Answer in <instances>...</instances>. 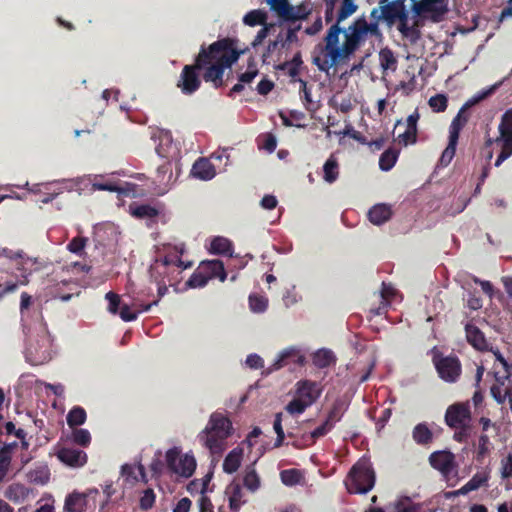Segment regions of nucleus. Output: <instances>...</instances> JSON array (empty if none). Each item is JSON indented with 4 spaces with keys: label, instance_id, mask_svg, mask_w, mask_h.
Listing matches in <instances>:
<instances>
[{
    "label": "nucleus",
    "instance_id": "1",
    "mask_svg": "<svg viewBox=\"0 0 512 512\" xmlns=\"http://www.w3.org/2000/svg\"><path fill=\"white\" fill-rule=\"evenodd\" d=\"M370 38H382L379 24L375 20L368 22L360 17L344 31L338 24H334L327 31L325 45L314 55L313 63L329 75L332 68L346 62Z\"/></svg>",
    "mask_w": 512,
    "mask_h": 512
},
{
    "label": "nucleus",
    "instance_id": "2",
    "mask_svg": "<svg viewBox=\"0 0 512 512\" xmlns=\"http://www.w3.org/2000/svg\"><path fill=\"white\" fill-rule=\"evenodd\" d=\"M239 58V53L235 50L229 39L219 40L210 45L208 52L204 49L199 53L196 59L197 69L207 66L204 79L207 82H213L215 87L222 83L224 70L229 68Z\"/></svg>",
    "mask_w": 512,
    "mask_h": 512
},
{
    "label": "nucleus",
    "instance_id": "3",
    "mask_svg": "<svg viewBox=\"0 0 512 512\" xmlns=\"http://www.w3.org/2000/svg\"><path fill=\"white\" fill-rule=\"evenodd\" d=\"M486 362L493 361L491 374L494 382L491 384L490 393L498 404L508 402L512 411V363H510L499 350H493L485 358Z\"/></svg>",
    "mask_w": 512,
    "mask_h": 512
},
{
    "label": "nucleus",
    "instance_id": "4",
    "mask_svg": "<svg viewBox=\"0 0 512 512\" xmlns=\"http://www.w3.org/2000/svg\"><path fill=\"white\" fill-rule=\"evenodd\" d=\"M231 434V421L221 413H213L204 430L199 433L198 440L212 455H221Z\"/></svg>",
    "mask_w": 512,
    "mask_h": 512
},
{
    "label": "nucleus",
    "instance_id": "5",
    "mask_svg": "<svg viewBox=\"0 0 512 512\" xmlns=\"http://www.w3.org/2000/svg\"><path fill=\"white\" fill-rule=\"evenodd\" d=\"M29 332V343L26 349V359L33 365H41L52 358L51 336L42 322L40 312H36V321L33 328L27 327Z\"/></svg>",
    "mask_w": 512,
    "mask_h": 512
},
{
    "label": "nucleus",
    "instance_id": "6",
    "mask_svg": "<svg viewBox=\"0 0 512 512\" xmlns=\"http://www.w3.org/2000/svg\"><path fill=\"white\" fill-rule=\"evenodd\" d=\"M165 468L176 480L188 479L197 468V460L192 450L184 452L181 446H173L164 455Z\"/></svg>",
    "mask_w": 512,
    "mask_h": 512
},
{
    "label": "nucleus",
    "instance_id": "7",
    "mask_svg": "<svg viewBox=\"0 0 512 512\" xmlns=\"http://www.w3.org/2000/svg\"><path fill=\"white\" fill-rule=\"evenodd\" d=\"M0 257L7 258L12 261L13 266L20 273L16 288L19 285H26L29 282V276L34 272H38L46 268V262L34 257L25 255L21 250H12L9 248L0 249ZM11 284L10 282H8Z\"/></svg>",
    "mask_w": 512,
    "mask_h": 512
},
{
    "label": "nucleus",
    "instance_id": "8",
    "mask_svg": "<svg viewBox=\"0 0 512 512\" xmlns=\"http://www.w3.org/2000/svg\"><path fill=\"white\" fill-rule=\"evenodd\" d=\"M375 484V474L367 459H360L350 470L345 485L350 493L365 494Z\"/></svg>",
    "mask_w": 512,
    "mask_h": 512
},
{
    "label": "nucleus",
    "instance_id": "9",
    "mask_svg": "<svg viewBox=\"0 0 512 512\" xmlns=\"http://www.w3.org/2000/svg\"><path fill=\"white\" fill-rule=\"evenodd\" d=\"M182 253V248L175 247V252L173 254L166 255L164 257L157 258L153 264L150 266V277L158 284L165 281V279L169 276L171 272V268L173 266L180 267L181 269H186L190 266V264L184 265L183 261L180 259V254Z\"/></svg>",
    "mask_w": 512,
    "mask_h": 512
},
{
    "label": "nucleus",
    "instance_id": "10",
    "mask_svg": "<svg viewBox=\"0 0 512 512\" xmlns=\"http://www.w3.org/2000/svg\"><path fill=\"white\" fill-rule=\"evenodd\" d=\"M371 18L379 23L385 20L388 24L408 18V12L405 6V0H394L391 2H380V6L373 8L370 14Z\"/></svg>",
    "mask_w": 512,
    "mask_h": 512
},
{
    "label": "nucleus",
    "instance_id": "11",
    "mask_svg": "<svg viewBox=\"0 0 512 512\" xmlns=\"http://www.w3.org/2000/svg\"><path fill=\"white\" fill-rule=\"evenodd\" d=\"M180 171L179 162L165 161L161 164L157 169L154 180L157 194L164 195L167 193L177 181Z\"/></svg>",
    "mask_w": 512,
    "mask_h": 512
},
{
    "label": "nucleus",
    "instance_id": "12",
    "mask_svg": "<svg viewBox=\"0 0 512 512\" xmlns=\"http://www.w3.org/2000/svg\"><path fill=\"white\" fill-rule=\"evenodd\" d=\"M267 13L260 9L252 10L248 12L243 17V22L248 26H256L258 24L263 25V27L258 31L254 40L251 42L252 48L258 52L259 47L262 45L263 41L267 38L270 29L274 26L273 24H267Z\"/></svg>",
    "mask_w": 512,
    "mask_h": 512
},
{
    "label": "nucleus",
    "instance_id": "13",
    "mask_svg": "<svg viewBox=\"0 0 512 512\" xmlns=\"http://www.w3.org/2000/svg\"><path fill=\"white\" fill-rule=\"evenodd\" d=\"M466 121V118L462 116V110L453 119L449 128V143L445 150L442 152V155L439 160V164L441 166H448L451 163L452 159L454 158L459 133L460 130L465 125Z\"/></svg>",
    "mask_w": 512,
    "mask_h": 512
},
{
    "label": "nucleus",
    "instance_id": "14",
    "mask_svg": "<svg viewBox=\"0 0 512 512\" xmlns=\"http://www.w3.org/2000/svg\"><path fill=\"white\" fill-rule=\"evenodd\" d=\"M434 365L440 378L446 382H455L461 373V365L458 358L453 356L443 357L435 355Z\"/></svg>",
    "mask_w": 512,
    "mask_h": 512
},
{
    "label": "nucleus",
    "instance_id": "15",
    "mask_svg": "<svg viewBox=\"0 0 512 512\" xmlns=\"http://www.w3.org/2000/svg\"><path fill=\"white\" fill-rule=\"evenodd\" d=\"M270 9L284 21L304 19L308 12L303 6L294 7L288 0H266Z\"/></svg>",
    "mask_w": 512,
    "mask_h": 512
},
{
    "label": "nucleus",
    "instance_id": "16",
    "mask_svg": "<svg viewBox=\"0 0 512 512\" xmlns=\"http://www.w3.org/2000/svg\"><path fill=\"white\" fill-rule=\"evenodd\" d=\"M158 143L156 152L166 161L179 162L180 150L176 143L173 142L172 135L168 131H161L157 137Z\"/></svg>",
    "mask_w": 512,
    "mask_h": 512
},
{
    "label": "nucleus",
    "instance_id": "17",
    "mask_svg": "<svg viewBox=\"0 0 512 512\" xmlns=\"http://www.w3.org/2000/svg\"><path fill=\"white\" fill-rule=\"evenodd\" d=\"M322 388L319 383L302 380L296 383L295 395L311 406L321 395Z\"/></svg>",
    "mask_w": 512,
    "mask_h": 512
},
{
    "label": "nucleus",
    "instance_id": "18",
    "mask_svg": "<svg viewBox=\"0 0 512 512\" xmlns=\"http://www.w3.org/2000/svg\"><path fill=\"white\" fill-rule=\"evenodd\" d=\"M447 425L453 428L465 426L470 420L468 404H455L450 406L445 415Z\"/></svg>",
    "mask_w": 512,
    "mask_h": 512
},
{
    "label": "nucleus",
    "instance_id": "19",
    "mask_svg": "<svg viewBox=\"0 0 512 512\" xmlns=\"http://www.w3.org/2000/svg\"><path fill=\"white\" fill-rule=\"evenodd\" d=\"M447 10V0H422L417 5V12L420 15L430 17L434 21H439Z\"/></svg>",
    "mask_w": 512,
    "mask_h": 512
},
{
    "label": "nucleus",
    "instance_id": "20",
    "mask_svg": "<svg viewBox=\"0 0 512 512\" xmlns=\"http://www.w3.org/2000/svg\"><path fill=\"white\" fill-rule=\"evenodd\" d=\"M58 459L67 466L78 468L87 462V454L77 448L61 447L57 451Z\"/></svg>",
    "mask_w": 512,
    "mask_h": 512
},
{
    "label": "nucleus",
    "instance_id": "21",
    "mask_svg": "<svg viewBox=\"0 0 512 512\" xmlns=\"http://www.w3.org/2000/svg\"><path fill=\"white\" fill-rule=\"evenodd\" d=\"M195 66L186 65L178 81V87L184 94L194 93L200 86V79L195 71Z\"/></svg>",
    "mask_w": 512,
    "mask_h": 512
},
{
    "label": "nucleus",
    "instance_id": "22",
    "mask_svg": "<svg viewBox=\"0 0 512 512\" xmlns=\"http://www.w3.org/2000/svg\"><path fill=\"white\" fill-rule=\"evenodd\" d=\"M225 496L228 499L229 508L234 512H238L241 507L247 503L244 490L241 484L237 481H232L227 485L225 489Z\"/></svg>",
    "mask_w": 512,
    "mask_h": 512
},
{
    "label": "nucleus",
    "instance_id": "23",
    "mask_svg": "<svg viewBox=\"0 0 512 512\" xmlns=\"http://www.w3.org/2000/svg\"><path fill=\"white\" fill-rule=\"evenodd\" d=\"M465 331L467 341L475 349L479 351H486V354L491 353L493 350H498L497 348H493L492 346H490L484 334L475 325L467 324L465 327Z\"/></svg>",
    "mask_w": 512,
    "mask_h": 512
},
{
    "label": "nucleus",
    "instance_id": "24",
    "mask_svg": "<svg viewBox=\"0 0 512 512\" xmlns=\"http://www.w3.org/2000/svg\"><path fill=\"white\" fill-rule=\"evenodd\" d=\"M429 462L433 468L448 475L454 468V455L448 451H437L430 455Z\"/></svg>",
    "mask_w": 512,
    "mask_h": 512
},
{
    "label": "nucleus",
    "instance_id": "25",
    "mask_svg": "<svg viewBox=\"0 0 512 512\" xmlns=\"http://www.w3.org/2000/svg\"><path fill=\"white\" fill-rule=\"evenodd\" d=\"M288 359H292L294 363H303L304 357L300 354V351L294 347H290L281 351L271 367L268 368V373L279 370L284 367L288 362Z\"/></svg>",
    "mask_w": 512,
    "mask_h": 512
},
{
    "label": "nucleus",
    "instance_id": "26",
    "mask_svg": "<svg viewBox=\"0 0 512 512\" xmlns=\"http://www.w3.org/2000/svg\"><path fill=\"white\" fill-rule=\"evenodd\" d=\"M498 130L499 137L495 139V142L512 146V109H508L502 115Z\"/></svg>",
    "mask_w": 512,
    "mask_h": 512
},
{
    "label": "nucleus",
    "instance_id": "27",
    "mask_svg": "<svg viewBox=\"0 0 512 512\" xmlns=\"http://www.w3.org/2000/svg\"><path fill=\"white\" fill-rule=\"evenodd\" d=\"M200 266L208 280L218 278L221 282H224L227 278L224 264L220 260L213 259L202 261Z\"/></svg>",
    "mask_w": 512,
    "mask_h": 512
},
{
    "label": "nucleus",
    "instance_id": "28",
    "mask_svg": "<svg viewBox=\"0 0 512 512\" xmlns=\"http://www.w3.org/2000/svg\"><path fill=\"white\" fill-rule=\"evenodd\" d=\"M191 174L197 179L208 181L216 176V169L209 159L200 158L194 163Z\"/></svg>",
    "mask_w": 512,
    "mask_h": 512
},
{
    "label": "nucleus",
    "instance_id": "29",
    "mask_svg": "<svg viewBox=\"0 0 512 512\" xmlns=\"http://www.w3.org/2000/svg\"><path fill=\"white\" fill-rule=\"evenodd\" d=\"M419 113L417 111L410 114L406 120V129L403 133L398 135V140L405 146L414 144L417 140V122L419 120Z\"/></svg>",
    "mask_w": 512,
    "mask_h": 512
},
{
    "label": "nucleus",
    "instance_id": "30",
    "mask_svg": "<svg viewBox=\"0 0 512 512\" xmlns=\"http://www.w3.org/2000/svg\"><path fill=\"white\" fill-rule=\"evenodd\" d=\"M488 480L489 474L487 472H478L465 485L451 494L453 496L466 495L486 485Z\"/></svg>",
    "mask_w": 512,
    "mask_h": 512
},
{
    "label": "nucleus",
    "instance_id": "31",
    "mask_svg": "<svg viewBox=\"0 0 512 512\" xmlns=\"http://www.w3.org/2000/svg\"><path fill=\"white\" fill-rule=\"evenodd\" d=\"M284 46L285 42L282 34H279L276 39L270 40L261 53L263 63H270L275 57L280 60V52Z\"/></svg>",
    "mask_w": 512,
    "mask_h": 512
},
{
    "label": "nucleus",
    "instance_id": "32",
    "mask_svg": "<svg viewBox=\"0 0 512 512\" xmlns=\"http://www.w3.org/2000/svg\"><path fill=\"white\" fill-rule=\"evenodd\" d=\"M87 506L86 495L79 492L69 494L65 499V512H84Z\"/></svg>",
    "mask_w": 512,
    "mask_h": 512
},
{
    "label": "nucleus",
    "instance_id": "33",
    "mask_svg": "<svg viewBox=\"0 0 512 512\" xmlns=\"http://www.w3.org/2000/svg\"><path fill=\"white\" fill-rule=\"evenodd\" d=\"M392 215L391 207L386 204L373 206L368 213L369 220L375 225H381L388 221Z\"/></svg>",
    "mask_w": 512,
    "mask_h": 512
},
{
    "label": "nucleus",
    "instance_id": "34",
    "mask_svg": "<svg viewBox=\"0 0 512 512\" xmlns=\"http://www.w3.org/2000/svg\"><path fill=\"white\" fill-rule=\"evenodd\" d=\"M122 476L126 481L137 482L139 480L146 482L145 468L142 464H125L122 466Z\"/></svg>",
    "mask_w": 512,
    "mask_h": 512
},
{
    "label": "nucleus",
    "instance_id": "35",
    "mask_svg": "<svg viewBox=\"0 0 512 512\" xmlns=\"http://www.w3.org/2000/svg\"><path fill=\"white\" fill-rule=\"evenodd\" d=\"M243 458V449L237 447L231 450L228 455L225 457L223 462V470L232 474L238 470L240 467L241 461Z\"/></svg>",
    "mask_w": 512,
    "mask_h": 512
},
{
    "label": "nucleus",
    "instance_id": "36",
    "mask_svg": "<svg viewBox=\"0 0 512 512\" xmlns=\"http://www.w3.org/2000/svg\"><path fill=\"white\" fill-rule=\"evenodd\" d=\"M397 291L391 284H382V290H381V304L379 307L375 309H371V313L373 315H381L383 314L387 307L389 306L390 302L393 300V298L396 296Z\"/></svg>",
    "mask_w": 512,
    "mask_h": 512
},
{
    "label": "nucleus",
    "instance_id": "37",
    "mask_svg": "<svg viewBox=\"0 0 512 512\" xmlns=\"http://www.w3.org/2000/svg\"><path fill=\"white\" fill-rule=\"evenodd\" d=\"M29 495V490L23 484L13 483L9 485L4 493V496L15 503L23 502Z\"/></svg>",
    "mask_w": 512,
    "mask_h": 512
},
{
    "label": "nucleus",
    "instance_id": "38",
    "mask_svg": "<svg viewBox=\"0 0 512 512\" xmlns=\"http://www.w3.org/2000/svg\"><path fill=\"white\" fill-rule=\"evenodd\" d=\"M209 251L212 254L232 256V243L225 237H214L210 242Z\"/></svg>",
    "mask_w": 512,
    "mask_h": 512
},
{
    "label": "nucleus",
    "instance_id": "39",
    "mask_svg": "<svg viewBox=\"0 0 512 512\" xmlns=\"http://www.w3.org/2000/svg\"><path fill=\"white\" fill-rule=\"evenodd\" d=\"M379 64L384 72H394L397 69L398 60L389 48H383L379 52Z\"/></svg>",
    "mask_w": 512,
    "mask_h": 512
},
{
    "label": "nucleus",
    "instance_id": "40",
    "mask_svg": "<svg viewBox=\"0 0 512 512\" xmlns=\"http://www.w3.org/2000/svg\"><path fill=\"white\" fill-rule=\"evenodd\" d=\"M243 485L251 493L257 492L261 487V479L253 466L245 469L243 475Z\"/></svg>",
    "mask_w": 512,
    "mask_h": 512
},
{
    "label": "nucleus",
    "instance_id": "41",
    "mask_svg": "<svg viewBox=\"0 0 512 512\" xmlns=\"http://www.w3.org/2000/svg\"><path fill=\"white\" fill-rule=\"evenodd\" d=\"M334 362V355L328 349H320L313 354V363L319 368H325Z\"/></svg>",
    "mask_w": 512,
    "mask_h": 512
},
{
    "label": "nucleus",
    "instance_id": "42",
    "mask_svg": "<svg viewBox=\"0 0 512 512\" xmlns=\"http://www.w3.org/2000/svg\"><path fill=\"white\" fill-rule=\"evenodd\" d=\"M28 478L35 484L44 485L50 479V471L47 466H39L28 473Z\"/></svg>",
    "mask_w": 512,
    "mask_h": 512
},
{
    "label": "nucleus",
    "instance_id": "43",
    "mask_svg": "<svg viewBox=\"0 0 512 512\" xmlns=\"http://www.w3.org/2000/svg\"><path fill=\"white\" fill-rule=\"evenodd\" d=\"M324 180L333 183L338 178V163L333 156H330L323 166Z\"/></svg>",
    "mask_w": 512,
    "mask_h": 512
},
{
    "label": "nucleus",
    "instance_id": "44",
    "mask_svg": "<svg viewBox=\"0 0 512 512\" xmlns=\"http://www.w3.org/2000/svg\"><path fill=\"white\" fill-rule=\"evenodd\" d=\"M398 152L393 149H388L382 153L379 159L380 169L383 171H389L392 169L397 161Z\"/></svg>",
    "mask_w": 512,
    "mask_h": 512
},
{
    "label": "nucleus",
    "instance_id": "45",
    "mask_svg": "<svg viewBox=\"0 0 512 512\" xmlns=\"http://www.w3.org/2000/svg\"><path fill=\"white\" fill-rule=\"evenodd\" d=\"M413 439L418 444H427L432 440V433L425 424H418L413 429Z\"/></svg>",
    "mask_w": 512,
    "mask_h": 512
},
{
    "label": "nucleus",
    "instance_id": "46",
    "mask_svg": "<svg viewBox=\"0 0 512 512\" xmlns=\"http://www.w3.org/2000/svg\"><path fill=\"white\" fill-rule=\"evenodd\" d=\"M249 307L254 313H263L268 307V298L263 295L252 294L249 296Z\"/></svg>",
    "mask_w": 512,
    "mask_h": 512
},
{
    "label": "nucleus",
    "instance_id": "47",
    "mask_svg": "<svg viewBox=\"0 0 512 512\" xmlns=\"http://www.w3.org/2000/svg\"><path fill=\"white\" fill-rule=\"evenodd\" d=\"M86 421V412L81 407H74L67 414V424L70 427L79 426Z\"/></svg>",
    "mask_w": 512,
    "mask_h": 512
},
{
    "label": "nucleus",
    "instance_id": "48",
    "mask_svg": "<svg viewBox=\"0 0 512 512\" xmlns=\"http://www.w3.org/2000/svg\"><path fill=\"white\" fill-rule=\"evenodd\" d=\"M398 29L401 34L411 42H415L419 38L418 29L414 25L408 24V18H403L399 21Z\"/></svg>",
    "mask_w": 512,
    "mask_h": 512
},
{
    "label": "nucleus",
    "instance_id": "49",
    "mask_svg": "<svg viewBox=\"0 0 512 512\" xmlns=\"http://www.w3.org/2000/svg\"><path fill=\"white\" fill-rule=\"evenodd\" d=\"M31 305H32V297L29 294H27L26 292H23L21 294L20 313H21V320L23 322L24 329H26L28 327V319L30 317Z\"/></svg>",
    "mask_w": 512,
    "mask_h": 512
},
{
    "label": "nucleus",
    "instance_id": "50",
    "mask_svg": "<svg viewBox=\"0 0 512 512\" xmlns=\"http://www.w3.org/2000/svg\"><path fill=\"white\" fill-rule=\"evenodd\" d=\"M357 10V5L355 4V0H343L341 8L337 15V22L335 24H338L345 19H347L349 16H351L353 13H355Z\"/></svg>",
    "mask_w": 512,
    "mask_h": 512
},
{
    "label": "nucleus",
    "instance_id": "51",
    "mask_svg": "<svg viewBox=\"0 0 512 512\" xmlns=\"http://www.w3.org/2000/svg\"><path fill=\"white\" fill-rule=\"evenodd\" d=\"M211 480V476L206 475L201 479H194L187 485V490L191 494L200 493L204 494L207 490V486Z\"/></svg>",
    "mask_w": 512,
    "mask_h": 512
},
{
    "label": "nucleus",
    "instance_id": "52",
    "mask_svg": "<svg viewBox=\"0 0 512 512\" xmlns=\"http://www.w3.org/2000/svg\"><path fill=\"white\" fill-rule=\"evenodd\" d=\"M87 242L88 240L85 237H75L68 243L67 250L81 257L85 254Z\"/></svg>",
    "mask_w": 512,
    "mask_h": 512
},
{
    "label": "nucleus",
    "instance_id": "53",
    "mask_svg": "<svg viewBox=\"0 0 512 512\" xmlns=\"http://www.w3.org/2000/svg\"><path fill=\"white\" fill-rule=\"evenodd\" d=\"M208 279L202 271V267L199 265L197 270L191 275L186 285L190 288H202L208 283Z\"/></svg>",
    "mask_w": 512,
    "mask_h": 512
},
{
    "label": "nucleus",
    "instance_id": "54",
    "mask_svg": "<svg viewBox=\"0 0 512 512\" xmlns=\"http://www.w3.org/2000/svg\"><path fill=\"white\" fill-rule=\"evenodd\" d=\"M71 439L74 443L87 447L91 442V435L87 429L76 428L72 431Z\"/></svg>",
    "mask_w": 512,
    "mask_h": 512
},
{
    "label": "nucleus",
    "instance_id": "55",
    "mask_svg": "<svg viewBox=\"0 0 512 512\" xmlns=\"http://www.w3.org/2000/svg\"><path fill=\"white\" fill-rule=\"evenodd\" d=\"M308 407L310 406L307 403L294 395V398L286 405L285 409L290 415L294 416L302 414Z\"/></svg>",
    "mask_w": 512,
    "mask_h": 512
},
{
    "label": "nucleus",
    "instance_id": "56",
    "mask_svg": "<svg viewBox=\"0 0 512 512\" xmlns=\"http://www.w3.org/2000/svg\"><path fill=\"white\" fill-rule=\"evenodd\" d=\"M280 477L284 485L293 486L300 482L301 473L296 469L283 470Z\"/></svg>",
    "mask_w": 512,
    "mask_h": 512
},
{
    "label": "nucleus",
    "instance_id": "57",
    "mask_svg": "<svg viewBox=\"0 0 512 512\" xmlns=\"http://www.w3.org/2000/svg\"><path fill=\"white\" fill-rule=\"evenodd\" d=\"M302 299L301 295L296 291V286L293 285L290 288L286 289L282 300L285 305V307L289 308L298 302H300Z\"/></svg>",
    "mask_w": 512,
    "mask_h": 512
},
{
    "label": "nucleus",
    "instance_id": "58",
    "mask_svg": "<svg viewBox=\"0 0 512 512\" xmlns=\"http://www.w3.org/2000/svg\"><path fill=\"white\" fill-rule=\"evenodd\" d=\"M131 214L137 218L151 219L157 216L158 211L149 205H141L135 208H131Z\"/></svg>",
    "mask_w": 512,
    "mask_h": 512
},
{
    "label": "nucleus",
    "instance_id": "59",
    "mask_svg": "<svg viewBox=\"0 0 512 512\" xmlns=\"http://www.w3.org/2000/svg\"><path fill=\"white\" fill-rule=\"evenodd\" d=\"M11 463V452L9 448L0 450V481L6 476Z\"/></svg>",
    "mask_w": 512,
    "mask_h": 512
},
{
    "label": "nucleus",
    "instance_id": "60",
    "mask_svg": "<svg viewBox=\"0 0 512 512\" xmlns=\"http://www.w3.org/2000/svg\"><path fill=\"white\" fill-rule=\"evenodd\" d=\"M428 103L434 112H443L447 108V97L444 94H437L432 96Z\"/></svg>",
    "mask_w": 512,
    "mask_h": 512
},
{
    "label": "nucleus",
    "instance_id": "61",
    "mask_svg": "<svg viewBox=\"0 0 512 512\" xmlns=\"http://www.w3.org/2000/svg\"><path fill=\"white\" fill-rule=\"evenodd\" d=\"M156 495L151 488H147L143 491L140 497V508L142 510H148L153 507L155 503Z\"/></svg>",
    "mask_w": 512,
    "mask_h": 512
},
{
    "label": "nucleus",
    "instance_id": "62",
    "mask_svg": "<svg viewBox=\"0 0 512 512\" xmlns=\"http://www.w3.org/2000/svg\"><path fill=\"white\" fill-rule=\"evenodd\" d=\"M500 475L502 479H512V454L503 457L500 462Z\"/></svg>",
    "mask_w": 512,
    "mask_h": 512
},
{
    "label": "nucleus",
    "instance_id": "63",
    "mask_svg": "<svg viewBox=\"0 0 512 512\" xmlns=\"http://www.w3.org/2000/svg\"><path fill=\"white\" fill-rule=\"evenodd\" d=\"M491 451V442L487 435H481L477 445V458L483 459Z\"/></svg>",
    "mask_w": 512,
    "mask_h": 512
},
{
    "label": "nucleus",
    "instance_id": "64",
    "mask_svg": "<svg viewBox=\"0 0 512 512\" xmlns=\"http://www.w3.org/2000/svg\"><path fill=\"white\" fill-rule=\"evenodd\" d=\"M416 505L409 497L399 499L396 504V512H416Z\"/></svg>",
    "mask_w": 512,
    "mask_h": 512
}]
</instances>
